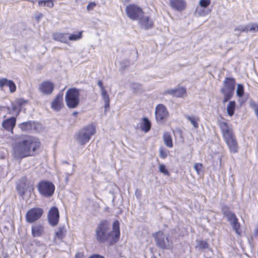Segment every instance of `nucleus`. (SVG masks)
<instances>
[{
    "label": "nucleus",
    "instance_id": "obj_1",
    "mask_svg": "<svg viewBox=\"0 0 258 258\" xmlns=\"http://www.w3.org/2000/svg\"><path fill=\"white\" fill-rule=\"evenodd\" d=\"M109 225L107 221H101L98 225L95 230V237L100 243L106 242L109 245H114L120 238L119 223L115 220L112 225V230L108 232Z\"/></svg>",
    "mask_w": 258,
    "mask_h": 258
},
{
    "label": "nucleus",
    "instance_id": "obj_2",
    "mask_svg": "<svg viewBox=\"0 0 258 258\" xmlns=\"http://www.w3.org/2000/svg\"><path fill=\"white\" fill-rule=\"evenodd\" d=\"M41 147V143L38 138L28 136L26 139L13 145V153L15 157L21 159L34 156Z\"/></svg>",
    "mask_w": 258,
    "mask_h": 258
},
{
    "label": "nucleus",
    "instance_id": "obj_3",
    "mask_svg": "<svg viewBox=\"0 0 258 258\" xmlns=\"http://www.w3.org/2000/svg\"><path fill=\"white\" fill-rule=\"evenodd\" d=\"M219 127L221 130L222 137L230 152L236 153L239 147L236 136L231 125L225 121H219Z\"/></svg>",
    "mask_w": 258,
    "mask_h": 258
},
{
    "label": "nucleus",
    "instance_id": "obj_4",
    "mask_svg": "<svg viewBox=\"0 0 258 258\" xmlns=\"http://www.w3.org/2000/svg\"><path fill=\"white\" fill-rule=\"evenodd\" d=\"M96 125L91 123L82 127L78 133L77 139L81 145H84L89 142L91 137L96 134Z\"/></svg>",
    "mask_w": 258,
    "mask_h": 258
},
{
    "label": "nucleus",
    "instance_id": "obj_5",
    "mask_svg": "<svg viewBox=\"0 0 258 258\" xmlns=\"http://www.w3.org/2000/svg\"><path fill=\"white\" fill-rule=\"evenodd\" d=\"M235 80L233 78L226 77L223 81V85L220 89L224 96L223 103L228 101L233 96L235 88Z\"/></svg>",
    "mask_w": 258,
    "mask_h": 258
},
{
    "label": "nucleus",
    "instance_id": "obj_6",
    "mask_svg": "<svg viewBox=\"0 0 258 258\" xmlns=\"http://www.w3.org/2000/svg\"><path fill=\"white\" fill-rule=\"evenodd\" d=\"M80 91L78 88H69L66 92L65 101L69 108H75L80 104Z\"/></svg>",
    "mask_w": 258,
    "mask_h": 258
},
{
    "label": "nucleus",
    "instance_id": "obj_7",
    "mask_svg": "<svg viewBox=\"0 0 258 258\" xmlns=\"http://www.w3.org/2000/svg\"><path fill=\"white\" fill-rule=\"evenodd\" d=\"M222 212L223 215L227 218L228 221L230 222L233 229L235 233L241 235L242 231L241 229L240 223L238 222V219L236 215L229 211V208L227 206H224L222 208Z\"/></svg>",
    "mask_w": 258,
    "mask_h": 258
},
{
    "label": "nucleus",
    "instance_id": "obj_8",
    "mask_svg": "<svg viewBox=\"0 0 258 258\" xmlns=\"http://www.w3.org/2000/svg\"><path fill=\"white\" fill-rule=\"evenodd\" d=\"M37 187L39 194L47 198L51 197L55 190L54 184L47 180H41L38 182Z\"/></svg>",
    "mask_w": 258,
    "mask_h": 258
},
{
    "label": "nucleus",
    "instance_id": "obj_9",
    "mask_svg": "<svg viewBox=\"0 0 258 258\" xmlns=\"http://www.w3.org/2000/svg\"><path fill=\"white\" fill-rule=\"evenodd\" d=\"M127 16L133 21L138 20L144 15L142 8L134 4L128 5L125 8Z\"/></svg>",
    "mask_w": 258,
    "mask_h": 258
},
{
    "label": "nucleus",
    "instance_id": "obj_10",
    "mask_svg": "<svg viewBox=\"0 0 258 258\" xmlns=\"http://www.w3.org/2000/svg\"><path fill=\"white\" fill-rule=\"evenodd\" d=\"M156 245L163 249H172V242L170 241L168 237L166 238L168 244L166 243L163 231L160 230L153 234Z\"/></svg>",
    "mask_w": 258,
    "mask_h": 258
},
{
    "label": "nucleus",
    "instance_id": "obj_11",
    "mask_svg": "<svg viewBox=\"0 0 258 258\" xmlns=\"http://www.w3.org/2000/svg\"><path fill=\"white\" fill-rule=\"evenodd\" d=\"M44 211L40 207H33L27 211L25 215V219L29 223H34L39 220L42 216Z\"/></svg>",
    "mask_w": 258,
    "mask_h": 258
},
{
    "label": "nucleus",
    "instance_id": "obj_12",
    "mask_svg": "<svg viewBox=\"0 0 258 258\" xmlns=\"http://www.w3.org/2000/svg\"><path fill=\"white\" fill-rule=\"evenodd\" d=\"M155 116L157 122L162 123L167 120L169 116V113L164 105L159 104L156 107Z\"/></svg>",
    "mask_w": 258,
    "mask_h": 258
},
{
    "label": "nucleus",
    "instance_id": "obj_13",
    "mask_svg": "<svg viewBox=\"0 0 258 258\" xmlns=\"http://www.w3.org/2000/svg\"><path fill=\"white\" fill-rule=\"evenodd\" d=\"M16 189L19 194L23 196L27 191L33 190V187L26 177H22L19 179Z\"/></svg>",
    "mask_w": 258,
    "mask_h": 258
},
{
    "label": "nucleus",
    "instance_id": "obj_14",
    "mask_svg": "<svg viewBox=\"0 0 258 258\" xmlns=\"http://www.w3.org/2000/svg\"><path fill=\"white\" fill-rule=\"evenodd\" d=\"M47 219L49 224L53 227L58 224L59 213L57 208L54 206L50 209L47 214Z\"/></svg>",
    "mask_w": 258,
    "mask_h": 258
},
{
    "label": "nucleus",
    "instance_id": "obj_15",
    "mask_svg": "<svg viewBox=\"0 0 258 258\" xmlns=\"http://www.w3.org/2000/svg\"><path fill=\"white\" fill-rule=\"evenodd\" d=\"M54 89V84L50 81L42 82L39 86V90L44 95H50Z\"/></svg>",
    "mask_w": 258,
    "mask_h": 258
},
{
    "label": "nucleus",
    "instance_id": "obj_16",
    "mask_svg": "<svg viewBox=\"0 0 258 258\" xmlns=\"http://www.w3.org/2000/svg\"><path fill=\"white\" fill-rule=\"evenodd\" d=\"M45 234V228L41 223H35L31 227V234L33 237H40Z\"/></svg>",
    "mask_w": 258,
    "mask_h": 258
},
{
    "label": "nucleus",
    "instance_id": "obj_17",
    "mask_svg": "<svg viewBox=\"0 0 258 258\" xmlns=\"http://www.w3.org/2000/svg\"><path fill=\"white\" fill-rule=\"evenodd\" d=\"M165 94L177 98H183L187 95L186 89L184 87L167 90L165 91Z\"/></svg>",
    "mask_w": 258,
    "mask_h": 258
},
{
    "label": "nucleus",
    "instance_id": "obj_18",
    "mask_svg": "<svg viewBox=\"0 0 258 258\" xmlns=\"http://www.w3.org/2000/svg\"><path fill=\"white\" fill-rule=\"evenodd\" d=\"M63 106V94L58 93L51 104V107L55 111H59Z\"/></svg>",
    "mask_w": 258,
    "mask_h": 258
},
{
    "label": "nucleus",
    "instance_id": "obj_19",
    "mask_svg": "<svg viewBox=\"0 0 258 258\" xmlns=\"http://www.w3.org/2000/svg\"><path fill=\"white\" fill-rule=\"evenodd\" d=\"M6 86L9 87L11 93H14L16 90V84L12 80L5 78L0 79V88L3 89Z\"/></svg>",
    "mask_w": 258,
    "mask_h": 258
},
{
    "label": "nucleus",
    "instance_id": "obj_20",
    "mask_svg": "<svg viewBox=\"0 0 258 258\" xmlns=\"http://www.w3.org/2000/svg\"><path fill=\"white\" fill-rule=\"evenodd\" d=\"M16 123V118L15 117H11L3 121L2 126L5 130L11 132L13 133Z\"/></svg>",
    "mask_w": 258,
    "mask_h": 258
},
{
    "label": "nucleus",
    "instance_id": "obj_21",
    "mask_svg": "<svg viewBox=\"0 0 258 258\" xmlns=\"http://www.w3.org/2000/svg\"><path fill=\"white\" fill-rule=\"evenodd\" d=\"M139 20L142 28L145 30L151 29L154 27V22L149 16H143Z\"/></svg>",
    "mask_w": 258,
    "mask_h": 258
},
{
    "label": "nucleus",
    "instance_id": "obj_22",
    "mask_svg": "<svg viewBox=\"0 0 258 258\" xmlns=\"http://www.w3.org/2000/svg\"><path fill=\"white\" fill-rule=\"evenodd\" d=\"M169 4L173 9L179 12L183 11L186 6L184 0H170Z\"/></svg>",
    "mask_w": 258,
    "mask_h": 258
},
{
    "label": "nucleus",
    "instance_id": "obj_23",
    "mask_svg": "<svg viewBox=\"0 0 258 258\" xmlns=\"http://www.w3.org/2000/svg\"><path fill=\"white\" fill-rule=\"evenodd\" d=\"M140 127L143 132L145 133L148 132L151 128V121L147 117H143L141 119Z\"/></svg>",
    "mask_w": 258,
    "mask_h": 258
},
{
    "label": "nucleus",
    "instance_id": "obj_24",
    "mask_svg": "<svg viewBox=\"0 0 258 258\" xmlns=\"http://www.w3.org/2000/svg\"><path fill=\"white\" fill-rule=\"evenodd\" d=\"M68 33H54L53 34V39L57 41H60L62 43H68Z\"/></svg>",
    "mask_w": 258,
    "mask_h": 258
},
{
    "label": "nucleus",
    "instance_id": "obj_25",
    "mask_svg": "<svg viewBox=\"0 0 258 258\" xmlns=\"http://www.w3.org/2000/svg\"><path fill=\"white\" fill-rule=\"evenodd\" d=\"M67 233V230L64 226H59L55 231L54 233L55 239L62 240L65 237Z\"/></svg>",
    "mask_w": 258,
    "mask_h": 258
},
{
    "label": "nucleus",
    "instance_id": "obj_26",
    "mask_svg": "<svg viewBox=\"0 0 258 258\" xmlns=\"http://www.w3.org/2000/svg\"><path fill=\"white\" fill-rule=\"evenodd\" d=\"M34 125V122L33 121H28L20 123L18 126L23 132H29L32 130Z\"/></svg>",
    "mask_w": 258,
    "mask_h": 258
},
{
    "label": "nucleus",
    "instance_id": "obj_27",
    "mask_svg": "<svg viewBox=\"0 0 258 258\" xmlns=\"http://www.w3.org/2000/svg\"><path fill=\"white\" fill-rule=\"evenodd\" d=\"M163 139L165 145L168 148H172L173 146L171 135L169 132H165L163 135Z\"/></svg>",
    "mask_w": 258,
    "mask_h": 258
},
{
    "label": "nucleus",
    "instance_id": "obj_28",
    "mask_svg": "<svg viewBox=\"0 0 258 258\" xmlns=\"http://www.w3.org/2000/svg\"><path fill=\"white\" fill-rule=\"evenodd\" d=\"M28 102L27 100H26L24 99L20 98L18 99L16 101V103L15 106L13 107V110H18V113L17 114H19L21 110V108L22 106L25 105Z\"/></svg>",
    "mask_w": 258,
    "mask_h": 258
},
{
    "label": "nucleus",
    "instance_id": "obj_29",
    "mask_svg": "<svg viewBox=\"0 0 258 258\" xmlns=\"http://www.w3.org/2000/svg\"><path fill=\"white\" fill-rule=\"evenodd\" d=\"M236 109V102L235 101H230L227 106V112L229 116L234 115Z\"/></svg>",
    "mask_w": 258,
    "mask_h": 258
},
{
    "label": "nucleus",
    "instance_id": "obj_30",
    "mask_svg": "<svg viewBox=\"0 0 258 258\" xmlns=\"http://www.w3.org/2000/svg\"><path fill=\"white\" fill-rule=\"evenodd\" d=\"M97 84L100 88L101 92V95L103 99V100H106V99H109V95L108 94L106 90L105 89V87L103 85L102 81L101 80H99L98 81Z\"/></svg>",
    "mask_w": 258,
    "mask_h": 258
},
{
    "label": "nucleus",
    "instance_id": "obj_31",
    "mask_svg": "<svg viewBox=\"0 0 258 258\" xmlns=\"http://www.w3.org/2000/svg\"><path fill=\"white\" fill-rule=\"evenodd\" d=\"M38 5L39 7L46 6L52 8L54 6V0H38Z\"/></svg>",
    "mask_w": 258,
    "mask_h": 258
},
{
    "label": "nucleus",
    "instance_id": "obj_32",
    "mask_svg": "<svg viewBox=\"0 0 258 258\" xmlns=\"http://www.w3.org/2000/svg\"><path fill=\"white\" fill-rule=\"evenodd\" d=\"M83 31H79L77 34H71L68 37L69 40L76 41L80 40L82 37Z\"/></svg>",
    "mask_w": 258,
    "mask_h": 258
},
{
    "label": "nucleus",
    "instance_id": "obj_33",
    "mask_svg": "<svg viewBox=\"0 0 258 258\" xmlns=\"http://www.w3.org/2000/svg\"><path fill=\"white\" fill-rule=\"evenodd\" d=\"M186 117L189 121H190L191 123L195 128H197L199 127V124L198 122L199 121V118L198 117L189 115L186 116Z\"/></svg>",
    "mask_w": 258,
    "mask_h": 258
},
{
    "label": "nucleus",
    "instance_id": "obj_34",
    "mask_svg": "<svg viewBox=\"0 0 258 258\" xmlns=\"http://www.w3.org/2000/svg\"><path fill=\"white\" fill-rule=\"evenodd\" d=\"M244 89L242 84H238L237 86L236 95L238 97H242L244 95Z\"/></svg>",
    "mask_w": 258,
    "mask_h": 258
},
{
    "label": "nucleus",
    "instance_id": "obj_35",
    "mask_svg": "<svg viewBox=\"0 0 258 258\" xmlns=\"http://www.w3.org/2000/svg\"><path fill=\"white\" fill-rule=\"evenodd\" d=\"M169 154V152L164 147L159 149V155L161 158L164 159L166 158Z\"/></svg>",
    "mask_w": 258,
    "mask_h": 258
},
{
    "label": "nucleus",
    "instance_id": "obj_36",
    "mask_svg": "<svg viewBox=\"0 0 258 258\" xmlns=\"http://www.w3.org/2000/svg\"><path fill=\"white\" fill-rule=\"evenodd\" d=\"M159 171L164 175L170 176V172L167 169L166 166L164 164H160L159 166Z\"/></svg>",
    "mask_w": 258,
    "mask_h": 258
},
{
    "label": "nucleus",
    "instance_id": "obj_37",
    "mask_svg": "<svg viewBox=\"0 0 258 258\" xmlns=\"http://www.w3.org/2000/svg\"><path fill=\"white\" fill-rule=\"evenodd\" d=\"M211 1V0H200L199 5L202 8H207L210 5Z\"/></svg>",
    "mask_w": 258,
    "mask_h": 258
},
{
    "label": "nucleus",
    "instance_id": "obj_38",
    "mask_svg": "<svg viewBox=\"0 0 258 258\" xmlns=\"http://www.w3.org/2000/svg\"><path fill=\"white\" fill-rule=\"evenodd\" d=\"M203 167V164L200 163H195L194 165V169L198 174H200Z\"/></svg>",
    "mask_w": 258,
    "mask_h": 258
},
{
    "label": "nucleus",
    "instance_id": "obj_39",
    "mask_svg": "<svg viewBox=\"0 0 258 258\" xmlns=\"http://www.w3.org/2000/svg\"><path fill=\"white\" fill-rule=\"evenodd\" d=\"M198 246L202 249H205L208 247V244L206 241L201 240L198 242Z\"/></svg>",
    "mask_w": 258,
    "mask_h": 258
},
{
    "label": "nucleus",
    "instance_id": "obj_40",
    "mask_svg": "<svg viewBox=\"0 0 258 258\" xmlns=\"http://www.w3.org/2000/svg\"><path fill=\"white\" fill-rule=\"evenodd\" d=\"M96 6V3L95 2L89 3L87 6V10L88 11L92 10Z\"/></svg>",
    "mask_w": 258,
    "mask_h": 258
},
{
    "label": "nucleus",
    "instance_id": "obj_41",
    "mask_svg": "<svg viewBox=\"0 0 258 258\" xmlns=\"http://www.w3.org/2000/svg\"><path fill=\"white\" fill-rule=\"evenodd\" d=\"M250 32L258 31V24H253L249 29Z\"/></svg>",
    "mask_w": 258,
    "mask_h": 258
},
{
    "label": "nucleus",
    "instance_id": "obj_42",
    "mask_svg": "<svg viewBox=\"0 0 258 258\" xmlns=\"http://www.w3.org/2000/svg\"><path fill=\"white\" fill-rule=\"evenodd\" d=\"M74 258H84L83 252H78L75 254Z\"/></svg>",
    "mask_w": 258,
    "mask_h": 258
},
{
    "label": "nucleus",
    "instance_id": "obj_43",
    "mask_svg": "<svg viewBox=\"0 0 258 258\" xmlns=\"http://www.w3.org/2000/svg\"><path fill=\"white\" fill-rule=\"evenodd\" d=\"M88 258H105L103 256L98 254H94L90 255Z\"/></svg>",
    "mask_w": 258,
    "mask_h": 258
},
{
    "label": "nucleus",
    "instance_id": "obj_44",
    "mask_svg": "<svg viewBox=\"0 0 258 258\" xmlns=\"http://www.w3.org/2000/svg\"><path fill=\"white\" fill-rule=\"evenodd\" d=\"M105 104L104 107L105 108H108L109 107V103H110V99H106L104 100Z\"/></svg>",
    "mask_w": 258,
    "mask_h": 258
},
{
    "label": "nucleus",
    "instance_id": "obj_45",
    "mask_svg": "<svg viewBox=\"0 0 258 258\" xmlns=\"http://www.w3.org/2000/svg\"><path fill=\"white\" fill-rule=\"evenodd\" d=\"M43 17V15L41 13H39L38 14L35 15V18L36 20L38 22L39 21L40 19Z\"/></svg>",
    "mask_w": 258,
    "mask_h": 258
},
{
    "label": "nucleus",
    "instance_id": "obj_46",
    "mask_svg": "<svg viewBox=\"0 0 258 258\" xmlns=\"http://www.w3.org/2000/svg\"><path fill=\"white\" fill-rule=\"evenodd\" d=\"M249 29L247 27H244L240 30L241 32H247L249 31Z\"/></svg>",
    "mask_w": 258,
    "mask_h": 258
},
{
    "label": "nucleus",
    "instance_id": "obj_47",
    "mask_svg": "<svg viewBox=\"0 0 258 258\" xmlns=\"http://www.w3.org/2000/svg\"><path fill=\"white\" fill-rule=\"evenodd\" d=\"M73 115L75 116H77V114H78V112L75 111V112H74L73 113Z\"/></svg>",
    "mask_w": 258,
    "mask_h": 258
},
{
    "label": "nucleus",
    "instance_id": "obj_48",
    "mask_svg": "<svg viewBox=\"0 0 258 258\" xmlns=\"http://www.w3.org/2000/svg\"><path fill=\"white\" fill-rule=\"evenodd\" d=\"M255 234L256 235H258V228L255 229Z\"/></svg>",
    "mask_w": 258,
    "mask_h": 258
}]
</instances>
